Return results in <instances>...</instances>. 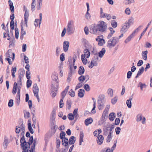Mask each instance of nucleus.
I'll return each instance as SVG.
<instances>
[{
    "mask_svg": "<svg viewBox=\"0 0 152 152\" xmlns=\"http://www.w3.org/2000/svg\"><path fill=\"white\" fill-rule=\"evenodd\" d=\"M107 28L106 23L103 21H100L97 24L94 23L90 26L91 33L96 35L106 32Z\"/></svg>",
    "mask_w": 152,
    "mask_h": 152,
    "instance_id": "1",
    "label": "nucleus"
},
{
    "mask_svg": "<svg viewBox=\"0 0 152 152\" xmlns=\"http://www.w3.org/2000/svg\"><path fill=\"white\" fill-rule=\"evenodd\" d=\"M33 142V137L31 136L30 137L28 142H26L25 139L20 144V146L23 150L22 152H28V148H30V146L31 145Z\"/></svg>",
    "mask_w": 152,
    "mask_h": 152,
    "instance_id": "2",
    "label": "nucleus"
},
{
    "mask_svg": "<svg viewBox=\"0 0 152 152\" xmlns=\"http://www.w3.org/2000/svg\"><path fill=\"white\" fill-rule=\"evenodd\" d=\"M109 39L107 43V46L109 48L114 47L118 43L119 41L117 37H113Z\"/></svg>",
    "mask_w": 152,
    "mask_h": 152,
    "instance_id": "3",
    "label": "nucleus"
},
{
    "mask_svg": "<svg viewBox=\"0 0 152 152\" xmlns=\"http://www.w3.org/2000/svg\"><path fill=\"white\" fill-rule=\"evenodd\" d=\"M105 96L104 95H101L99 96L98 100V106L99 110H102L104 106V104L105 101Z\"/></svg>",
    "mask_w": 152,
    "mask_h": 152,
    "instance_id": "4",
    "label": "nucleus"
},
{
    "mask_svg": "<svg viewBox=\"0 0 152 152\" xmlns=\"http://www.w3.org/2000/svg\"><path fill=\"white\" fill-rule=\"evenodd\" d=\"M94 55L93 59L91 61V65L88 66L89 68L91 69L94 66H96L97 65V61L99 59L98 56L96 52L94 53Z\"/></svg>",
    "mask_w": 152,
    "mask_h": 152,
    "instance_id": "5",
    "label": "nucleus"
},
{
    "mask_svg": "<svg viewBox=\"0 0 152 152\" xmlns=\"http://www.w3.org/2000/svg\"><path fill=\"white\" fill-rule=\"evenodd\" d=\"M73 21L72 20L69 21L68 23L67 28V34H71L73 33Z\"/></svg>",
    "mask_w": 152,
    "mask_h": 152,
    "instance_id": "6",
    "label": "nucleus"
},
{
    "mask_svg": "<svg viewBox=\"0 0 152 152\" xmlns=\"http://www.w3.org/2000/svg\"><path fill=\"white\" fill-rule=\"evenodd\" d=\"M110 124H108L103 128V135L104 136L107 135L108 133L110 131Z\"/></svg>",
    "mask_w": 152,
    "mask_h": 152,
    "instance_id": "7",
    "label": "nucleus"
},
{
    "mask_svg": "<svg viewBox=\"0 0 152 152\" xmlns=\"http://www.w3.org/2000/svg\"><path fill=\"white\" fill-rule=\"evenodd\" d=\"M51 91L50 94L53 97H54L56 95L57 89V88L55 87V86L53 84H52Z\"/></svg>",
    "mask_w": 152,
    "mask_h": 152,
    "instance_id": "8",
    "label": "nucleus"
},
{
    "mask_svg": "<svg viewBox=\"0 0 152 152\" xmlns=\"http://www.w3.org/2000/svg\"><path fill=\"white\" fill-rule=\"evenodd\" d=\"M129 27V24L127 23H125L122 26V28L120 30L121 33H125L128 30Z\"/></svg>",
    "mask_w": 152,
    "mask_h": 152,
    "instance_id": "9",
    "label": "nucleus"
},
{
    "mask_svg": "<svg viewBox=\"0 0 152 152\" xmlns=\"http://www.w3.org/2000/svg\"><path fill=\"white\" fill-rule=\"evenodd\" d=\"M104 137L102 135H98V137L97 138V142L99 145H101L103 142L104 140Z\"/></svg>",
    "mask_w": 152,
    "mask_h": 152,
    "instance_id": "10",
    "label": "nucleus"
},
{
    "mask_svg": "<svg viewBox=\"0 0 152 152\" xmlns=\"http://www.w3.org/2000/svg\"><path fill=\"white\" fill-rule=\"evenodd\" d=\"M52 79L53 80V81L52 83V84H53V83L55 84V86L56 87H58V83L57 81V80L58 79V77L55 75H53L52 77Z\"/></svg>",
    "mask_w": 152,
    "mask_h": 152,
    "instance_id": "11",
    "label": "nucleus"
},
{
    "mask_svg": "<svg viewBox=\"0 0 152 152\" xmlns=\"http://www.w3.org/2000/svg\"><path fill=\"white\" fill-rule=\"evenodd\" d=\"M69 47V42L68 41H65L63 42V50L65 52L67 51Z\"/></svg>",
    "mask_w": 152,
    "mask_h": 152,
    "instance_id": "12",
    "label": "nucleus"
},
{
    "mask_svg": "<svg viewBox=\"0 0 152 152\" xmlns=\"http://www.w3.org/2000/svg\"><path fill=\"white\" fill-rule=\"evenodd\" d=\"M69 88V86H67L65 89L61 93V99H64L66 93L67 92Z\"/></svg>",
    "mask_w": 152,
    "mask_h": 152,
    "instance_id": "13",
    "label": "nucleus"
},
{
    "mask_svg": "<svg viewBox=\"0 0 152 152\" xmlns=\"http://www.w3.org/2000/svg\"><path fill=\"white\" fill-rule=\"evenodd\" d=\"M144 70V68L143 66H142L140 68L136 76L135 77V78H138L139 76L141 75L143 73Z\"/></svg>",
    "mask_w": 152,
    "mask_h": 152,
    "instance_id": "14",
    "label": "nucleus"
},
{
    "mask_svg": "<svg viewBox=\"0 0 152 152\" xmlns=\"http://www.w3.org/2000/svg\"><path fill=\"white\" fill-rule=\"evenodd\" d=\"M10 9L12 12L13 13L14 12V7L13 6V3L11 0H9L8 1Z\"/></svg>",
    "mask_w": 152,
    "mask_h": 152,
    "instance_id": "15",
    "label": "nucleus"
},
{
    "mask_svg": "<svg viewBox=\"0 0 152 152\" xmlns=\"http://www.w3.org/2000/svg\"><path fill=\"white\" fill-rule=\"evenodd\" d=\"M108 29L110 31V32L107 37V38L108 39H110L112 36L113 34L115 33V30H113V28L112 27H109Z\"/></svg>",
    "mask_w": 152,
    "mask_h": 152,
    "instance_id": "16",
    "label": "nucleus"
},
{
    "mask_svg": "<svg viewBox=\"0 0 152 152\" xmlns=\"http://www.w3.org/2000/svg\"><path fill=\"white\" fill-rule=\"evenodd\" d=\"M148 53V51L147 50L142 52V56L143 60L145 61L147 60V54Z\"/></svg>",
    "mask_w": 152,
    "mask_h": 152,
    "instance_id": "17",
    "label": "nucleus"
},
{
    "mask_svg": "<svg viewBox=\"0 0 152 152\" xmlns=\"http://www.w3.org/2000/svg\"><path fill=\"white\" fill-rule=\"evenodd\" d=\"M13 86L12 92L13 94L15 95L17 91L18 90V83L16 82H15Z\"/></svg>",
    "mask_w": 152,
    "mask_h": 152,
    "instance_id": "18",
    "label": "nucleus"
},
{
    "mask_svg": "<svg viewBox=\"0 0 152 152\" xmlns=\"http://www.w3.org/2000/svg\"><path fill=\"white\" fill-rule=\"evenodd\" d=\"M115 113H111L109 116V118L110 121H113L115 118Z\"/></svg>",
    "mask_w": 152,
    "mask_h": 152,
    "instance_id": "19",
    "label": "nucleus"
},
{
    "mask_svg": "<svg viewBox=\"0 0 152 152\" xmlns=\"http://www.w3.org/2000/svg\"><path fill=\"white\" fill-rule=\"evenodd\" d=\"M76 141V137L74 136H72L69 139V143L70 145L74 144Z\"/></svg>",
    "mask_w": 152,
    "mask_h": 152,
    "instance_id": "20",
    "label": "nucleus"
},
{
    "mask_svg": "<svg viewBox=\"0 0 152 152\" xmlns=\"http://www.w3.org/2000/svg\"><path fill=\"white\" fill-rule=\"evenodd\" d=\"M106 52L105 49L104 48H102L101 51H99L98 53V56L100 58H102Z\"/></svg>",
    "mask_w": 152,
    "mask_h": 152,
    "instance_id": "21",
    "label": "nucleus"
},
{
    "mask_svg": "<svg viewBox=\"0 0 152 152\" xmlns=\"http://www.w3.org/2000/svg\"><path fill=\"white\" fill-rule=\"evenodd\" d=\"M93 119L91 118H89L86 119L85 121V124L86 126H88L91 124L93 122Z\"/></svg>",
    "mask_w": 152,
    "mask_h": 152,
    "instance_id": "22",
    "label": "nucleus"
},
{
    "mask_svg": "<svg viewBox=\"0 0 152 152\" xmlns=\"http://www.w3.org/2000/svg\"><path fill=\"white\" fill-rule=\"evenodd\" d=\"M85 91L83 89H80L78 91V96L79 97H83L84 95Z\"/></svg>",
    "mask_w": 152,
    "mask_h": 152,
    "instance_id": "23",
    "label": "nucleus"
},
{
    "mask_svg": "<svg viewBox=\"0 0 152 152\" xmlns=\"http://www.w3.org/2000/svg\"><path fill=\"white\" fill-rule=\"evenodd\" d=\"M85 72V69L83 66H80L79 68L78 73L80 75L83 74Z\"/></svg>",
    "mask_w": 152,
    "mask_h": 152,
    "instance_id": "24",
    "label": "nucleus"
},
{
    "mask_svg": "<svg viewBox=\"0 0 152 152\" xmlns=\"http://www.w3.org/2000/svg\"><path fill=\"white\" fill-rule=\"evenodd\" d=\"M72 105V102L70 99H68L66 102V109L69 110L70 109Z\"/></svg>",
    "mask_w": 152,
    "mask_h": 152,
    "instance_id": "25",
    "label": "nucleus"
},
{
    "mask_svg": "<svg viewBox=\"0 0 152 152\" xmlns=\"http://www.w3.org/2000/svg\"><path fill=\"white\" fill-rule=\"evenodd\" d=\"M100 17L101 18H106L107 15V13H104L103 12V9L102 8H100Z\"/></svg>",
    "mask_w": 152,
    "mask_h": 152,
    "instance_id": "26",
    "label": "nucleus"
},
{
    "mask_svg": "<svg viewBox=\"0 0 152 152\" xmlns=\"http://www.w3.org/2000/svg\"><path fill=\"white\" fill-rule=\"evenodd\" d=\"M61 142L62 145L64 146L66 148H68L69 147V146L68 145L69 142H67L63 139H62Z\"/></svg>",
    "mask_w": 152,
    "mask_h": 152,
    "instance_id": "27",
    "label": "nucleus"
},
{
    "mask_svg": "<svg viewBox=\"0 0 152 152\" xmlns=\"http://www.w3.org/2000/svg\"><path fill=\"white\" fill-rule=\"evenodd\" d=\"M84 56L86 58H88L90 56V53L87 49H85L84 50Z\"/></svg>",
    "mask_w": 152,
    "mask_h": 152,
    "instance_id": "28",
    "label": "nucleus"
},
{
    "mask_svg": "<svg viewBox=\"0 0 152 152\" xmlns=\"http://www.w3.org/2000/svg\"><path fill=\"white\" fill-rule=\"evenodd\" d=\"M84 137L83 133V132H80V134L79 145H82V142H83V138Z\"/></svg>",
    "mask_w": 152,
    "mask_h": 152,
    "instance_id": "29",
    "label": "nucleus"
},
{
    "mask_svg": "<svg viewBox=\"0 0 152 152\" xmlns=\"http://www.w3.org/2000/svg\"><path fill=\"white\" fill-rule=\"evenodd\" d=\"M151 23V22H150L147 25L146 28H145V29H144V31L142 32L141 34L140 37L139 38V40H140L141 38H142V37L144 34L145 32L146 31L147 29L148 28V27L150 25Z\"/></svg>",
    "mask_w": 152,
    "mask_h": 152,
    "instance_id": "30",
    "label": "nucleus"
},
{
    "mask_svg": "<svg viewBox=\"0 0 152 152\" xmlns=\"http://www.w3.org/2000/svg\"><path fill=\"white\" fill-rule=\"evenodd\" d=\"M39 89L36 83L34 84L33 88V93L39 92Z\"/></svg>",
    "mask_w": 152,
    "mask_h": 152,
    "instance_id": "31",
    "label": "nucleus"
},
{
    "mask_svg": "<svg viewBox=\"0 0 152 152\" xmlns=\"http://www.w3.org/2000/svg\"><path fill=\"white\" fill-rule=\"evenodd\" d=\"M132 100V98H129V99L126 101V104L128 107L129 108H131L132 107L131 100Z\"/></svg>",
    "mask_w": 152,
    "mask_h": 152,
    "instance_id": "32",
    "label": "nucleus"
},
{
    "mask_svg": "<svg viewBox=\"0 0 152 152\" xmlns=\"http://www.w3.org/2000/svg\"><path fill=\"white\" fill-rule=\"evenodd\" d=\"M81 60L84 64L86 65L87 63V59L85 58V57L83 54L81 55Z\"/></svg>",
    "mask_w": 152,
    "mask_h": 152,
    "instance_id": "33",
    "label": "nucleus"
},
{
    "mask_svg": "<svg viewBox=\"0 0 152 152\" xmlns=\"http://www.w3.org/2000/svg\"><path fill=\"white\" fill-rule=\"evenodd\" d=\"M140 87V89L142 91L143 90V88H146L147 86L145 83H142L141 82H140L139 83L138 87Z\"/></svg>",
    "mask_w": 152,
    "mask_h": 152,
    "instance_id": "34",
    "label": "nucleus"
},
{
    "mask_svg": "<svg viewBox=\"0 0 152 152\" xmlns=\"http://www.w3.org/2000/svg\"><path fill=\"white\" fill-rule=\"evenodd\" d=\"M24 117L27 119L30 117V113L26 111V110H24Z\"/></svg>",
    "mask_w": 152,
    "mask_h": 152,
    "instance_id": "35",
    "label": "nucleus"
},
{
    "mask_svg": "<svg viewBox=\"0 0 152 152\" xmlns=\"http://www.w3.org/2000/svg\"><path fill=\"white\" fill-rule=\"evenodd\" d=\"M29 16V12L28 11H27V10H26L25 13L24 14V20H28Z\"/></svg>",
    "mask_w": 152,
    "mask_h": 152,
    "instance_id": "36",
    "label": "nucleus"
},
{
    "mask_svg": "<svg viewBox=\"0 0 152 152\" xmlns=\"http://www.w3.org/2000/svg\"><path fill=\"white\" fill-rule=\"evenodd\" d=\"M107 93L109 96L111 97L113 96V90L112 88H109L107 90Z\"/></svg>",
    "mask_w": 152,
    "mask_h": 152,
    "instance_id": "37",
    "label": "nucleus"
},
{
    "mask_svg": "<svg viewBox=\"0 0 152 152\" xmlns=\"http://www.w3.org/2000/svg\"><path fill=\"white\" fill-rule=\"evenodd\" d=\"M19 75L23 77L25 73V71L22 69H20L19 71Z\"/></svg>",
    "mask_w": 152,
    "mask_h": 152,
    "instance_id": "38",
    "label": "nucleus"
},
{
    "mask_svg": "<svg viewBox=\"0 0 152 152\" xmlns=\"http://www.w3.org/2000/svg\"><path fill=\"white\" fill-rule=\"evenodd\" d=\"M117 100L118 97L117 96H116L111 99V103L113 104H114L117 102Z\"/></svg>",
    "mask_w": 152,
    "mask_h": 152,
    "instance_id": "39",
    "label": "nucleus"
},
{
    "mask_svg": "<svg viewBox=\"0 0 152 152\" xmlns=\"http://www.w3.org/2000/svg\"><path fill=\"white\" fill-rule=\"evenodd\" d=\"M83 88L87 91H89L91 89L89 86L87 84L84 85Z\"/></svg>",
    "mask_w": 152,
    "mask_h": 152,
    "instance_id": "40",
    "label": "nucleus"
},
{
    "mask_svg": "<svg viewBox=\"0 0 152 152\" xmlns=\"http://www.w3.org/2000/svg\"><path fill=\"white\" fill-rule=\"evenodd\" d=\"M111 24L113 28H116L117 26V22L114 20H112L111 21Z\"/></svg>",
    "mask_w": 152,
    "mask_h": 152,
    "instance_id": "41",
    "label": "nucleus"
},
{
    "mask_svg": "<svg viewBox=\"0 0 152 152\" xmlns=\"http://www.w3.org/2000/svg\"><path fill=\"white\" fill-rule=\"evenodd\" d=\"M67 117L69 120L72 121L74 119V115L72 113H69L68 114Z\"/></svg>",
    "mask_w": 152,
    "mask_h": 152,
    "instance_id": "42",
    "label": "nucleus"
},
{
    "mask_svg": "<svg viewBox=\"0 0 152 152\" xmlns=\"http://www.w3.org/2000/svg\"><path fill=\"white\" fill-rule=\"evenodd\" d=\"M66 135V133L65 132L62 131L60 134L59 137L61 139H64Z\"/></svg>",
    "mask_w": 152,
    "mask_h": 152,
    "instance_id": "43",
    "label": "nucleus"
},
{
    "mask_svg": "<svg viewBox=\"0 0 152 152\" xmlns=\"http://www.w3.org/2000/svg\"><path fill=\"white\" fill-rule=\"evenodd\" d=\"M56 147L59 148L61 144V141L59 139L56 138Z\"/></svg>",
    "mask_w": 152,
    "mask_h": 152,
    "instance_id": "44",
    "label": "nucleus"
},
{
    "mask_svg": "<svg viewBox=\"0 0 152 152\" xmlns=\"http://www.w3.org/2000/svg\"><path fill=\"white\" fill-rule=\"evenodd\" d=\"M28 129L29 131L31 134H33L34 133V132L32 128L31 127V126L30 123L28 124Z\"/></svg>",
    "mask_w": 152,
    "mask_h": 152,
    "instance_id": "45",
    "label": "nucleus"
},
{
    "mask_svg": "<svg viewBox=\"0 0 152 152\" xmlns=\"http://www.w3.org/2000/svg\"><path fill=\"white\" fill-rule=\"evenodd\" d=\"M31 73L30 70H28L26 71V77L27 79L28 80L30 79L31 78V77L30 76Z\"/></svg>",
    "mask_w": 152,
    "mask_h": 152,
    "instance_id": "46",
    "label": "nucleus"
},
{
    "mask_svg": "<svg viewBox=\"0 0 152 152\" xmlns=\"http://www.w3.org/2000/svg\"><path fill=\"white\" fill-rule=\"evenodd\" d=\"M24 134L25 133L23 132H22L20 133V136H22V137H21L20 140V144L25 139V137L24 136Z\"/></svg>",
    "mask_w": 152,
    "mask_h": 152,
    "instance_id": "47",
    "label": "nucleus"
},
{
    "mask_svg": "<svg viewBox=\"0 0 152 152\" xmlns=\"http://www.w3.org/2000/svg\"><path fill=\"white\" fill-rule=\"evenodd\" d=\"M32 81L30 79L28 80L26 82V86L27 88L30 87L32 84Z\"/></svg>",
    "mask_w": 152,
    "mask_h": 152,
    "instance_id": "48",
    "label": "nucleus"
},
{
    "mask_svg": "<svg viewBox=\"0 0 152 152\" xmlns=\"http://www.w3.org/2000/svg\"><path fill=\"white\" fill-rule=\"evenodd\" d=\"M69 94L72 97H73L75 96V93L72 89H71L69 91Z\"/></svg>",
    "mask_w": 152,
    "mask_h": 152,
    "instance_id": "49",
    "label": "nucleus"
},
{
    "mask_svg": "<svg viewBox=\"0 0 152 152\" xmlns=\"http://www.w3.org/2000/svg\"><path fill=\"white\" fill-rule=\"evenodd\" d=\"M56 116V112L54 110H53L51 113V120H55Z\"/></svg>",
    "mask_w": 152,
    "mask_h": 152,
    "instance_id": "50",
    "label": "nucleus"
},
{
    "mask_svg": "<svg viewBox=\"0 0 152 152\" xmlns=\"http://www.w3.org/2000/svg\"><path fill=\"white\" fill-rule=\"evenodd\" d=\"M133 18H131L130 19H129L128 22L127 23H127V24H129V26H130V25L133 24Z\"/></svg>",
    "mask_w": 152,
    "mask_h": 152,
    "instance_id": "51",
    "label": "nucleus"
},
{
    "mask_svg": "<svg viewBox=\"0 0 152 152\" xmlns=\"http://www.w3.org/2000/svg\"><path fill=\"white\" fill-rule=\"evenodd\" d=\"M21 28L20 35L24 36L26 34V32L25 31H24L23 28L22 24L21 25Z\"/></svg>",
    "mask_w": 152,
    "mask_h": 152,
    "instance_id": "52",
    "label": "nucleus"
},
{
    "mask_svg": "<svg viewBox=\"0 0 152 152\" xmlns=\"http://www.w3.org/2000/svg\"><path fill=\"white\" fill-rule=\"evenodd\" d=\"M142 118V115L141 114H138L137 116V119L136 121H140L141 120Z\"/></svg>",
    "mask_w": 152,
    "mask_h": 152,
    "instance_id": "53",
    "label": "nucleus"
},
{
    "mask_svg": "<svg viewBox=\"0 0 152 152\" xmlns=\"http://www.w3.org/2000/svg\"><path fill=\"white\" fill-rule=\"evenodd\" d=\"M13 105V100L12 99H11L9 100L8 104V106L9 107H12Z\"/></svg>",
    "mask_w": 152,
    "mask_h": 152,
    "instance_id": "54",
    "label": "nucleus"
},
{
    "mask_svg": "<svg viewBox=\"0 0 152 152\" xmlns=\"http://www.w3.org/2000/svg\"><path fill=\"white\" fill-rule=\"evenodd\" d=\"M81 75L79 77L78 80L80 81L83 82L85 80V77L84 75Z\"/></svg>",
    "mask_w": 152,
    "mask_h": 152,
    "instance_id": "55",
    "label": "nucleus"
},
{
    "mask_svg": "<svg viewBox=\"0 0 152 152\" xmlns=\"http://www.w3.org/2000/svg\"><path fill=\"white\" fill-rule=\"evenodd\" d=\"M15 22L14 21H11L10 22V28L11 30H14V26H15Z\"/></svg>",
    "mask_w": 152,
    "mask_h": 152,
    "instance_id": "56",
    "label": "nucleus"
},
{
    "mask_svg": "<svg viewBox=\"0 0 152 152\" xmlns=\"http://www.w3.org/2000/svg\"><path fill=\"white\" fill-rule=\"evenodd\" d=\"M63 99H61L59 102V107L60 108H62L64 106V102L63 101Z\"/></svg>",
    "mask_w": 152,
    "mask_h": 152,
    "instance_id": "57",
    "label": "nucleus"
},
{
    "mask_svg": "<svg viewBox=\"0 0 152 152\" xmlns=\"http://www.w3.org/2000/svg\"><path fill=\"white\" fill-rule=\"evenodd\" d=\"M7 143L8 140L7 139H4V144L3 145L4 148H7Z\"/></svg>",
    "mask_w": 152,
    "mask_h": 152,
    "instance_id": "58",
    "label": "nucleus"
},
{
    "mask_svg": "<svg viewBox=\"0 0 152 152\" xmlns=\"http://www.w3.org/2000/svg\"><path fill=\"white\" fill-rule=\"evenodd\" d=\"M132 38V37L129 35L125 40V43H128L131 40V39Z\"/></svg>",
    "mask_w": 152,
    "mask_h": 152,
    "instance_id": "59",
    "label": "nucleus"
},
{
    "mask_svg": "<svg viewBox=\"0 0 152 152\" xmlns=\"http://www.w3.org/2000/svg\"><path fill=\"white\" fill-rule=\"evenodd\" d=\"M64 56L65 54L64 53H62L61 55L60 59V60L61 61H63L65 60V58Z\"/></svg>",
    "mask_w": 152,
    "mask_h": 152,
    "instance_id": "60",
    "label": "nucleus"
},
{
    "mask_svg": "<svg viewBox=\"0 0 152 152\" xmlns=\"http://www.w3.org/2000/svg\"><path fill=\"white\" fill-rule=\"evenodd\" d=\"M24 58L25 60V62L26 64H28L29 63L28 58L26 55H24Z\"/></svg>",
    "mask_w": 152,
    "mask_h": 152,
    "instance_id": "61",
    "label": "nucleus"
},
{
    "mask_svg": "<svg viewBox=\"0 0 152 152\" xmlns=\"http://www.w3.org/2000/svg\"><path fill=\"white\" fill-rule=\"evenodd\" d=\"M120 121V119L118 118H116L115 120V125H117L119 124Z\"/></svg>",
    "mask_w": 152,
    "mask_h": 152,
    "instance_id": "62",
    "label": "nucleus"
},
{
    "mask_svg": "<svg viewBox=\"0 0 152 152\" xmlns=\"http://www.w3.org/2000/svg\"><path fill=\"white\" fill-rule=\"evenodd\" d=\"M108 109H105L104 110L102 114V116L104 115V116L108 114Z\"/></svg>",
    "mask_w": 152,
    "mask_h": 152,
    "instance_id": "63",
    "label": "nucleus"
},
{
    "mask_svg": "<svg viewBox=\"0 0 152 152\" xmlns=\"http://www.w3.org/2000/svg\"><path fill=\"white\" fill-rule=\"evenodd\" d=\"M20 130V126H17L15 128V132L16 133H19Z\"/></svg>",
    "mask_w": 152,
    "mask_h": 152,
    "instance_id": "64",
    "label": "nucleus"
}]
</instances>
